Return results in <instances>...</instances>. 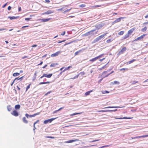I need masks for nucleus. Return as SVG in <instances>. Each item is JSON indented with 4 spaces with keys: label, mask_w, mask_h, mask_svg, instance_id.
Wrapping results in <instances>:
<instances>
[{
    "label": "nucleus",
    "mask_w": 148,
    "mask_h": 148,
    "mask_svg": "<svg viewBox=\"0 0 148 148\" xmlns=\"http://www.w3.org/2000/svg\"><path fill=\"white\" fill-rule=\"evenodd\" d=\"M103 37L101 35L98 37L97 38H96V39L97 40V41H99V40H101L102 38Z\"/></svg>",
    "instance_id": "obj_20"
},
{
    "label": "nucleus",
    "mask_w": 148,
    "mask_h": 148,
    "mask_svg": "<svg viewBox=\"0 0 148 148\" xmlns=\"http://www.w3.org/2000/svg\"><path fill=\"white\" fill-rule=\"evenodd\" d=\"M62 52L61 51H58L57 52H56L54 53L53 54H52L51 55V56L52 57H55L56 56H58L59 54L61 53Z\"/></svg>",
    "instance_id": "obj_7"
},
{
    "label": "nucleus",
    "mask_w": 148,
    "mask_h": 148,
    "mask_svg": "<svg viewBox=\"0 0 148 148\" xmlns=\"http://www.w3.org/2000/svg\"><path fill=\"white\" fill-rule=\"evenodd\" d=\"M7 3H8V2L6 3H5V4H4L2 6V8H5L7 5Z\"/></svg>",
    "instance_id": "obj_54"
},
{
    "label": "nucleus",
    "mask_w": 148,
    "mask_h": 148,
    "mask_svg": "<svg viewBox=\"0 0 148 148\" xmlns=\"http://www.w3.org/2000/svg\"><path fill=\"white\" fill-rule=\"evenodd\" d=\"M135 61V59H133L127 62V63L130 64Z\"/></svg>",
    "instance_id": "obj_32"
},
{
    "label": "nucleus",
    "mask_w": 148,
    "mask_h": 148,
    "mask_svg": "<svg viewBox=\"0 0 148 148\" xmlns=\"http://www.w3.org/2000/svg\"><path fill=\"white\" fill-rule=\"evenodd\" d=\"M112 117L115 118L116 119H131V118L130 117H120V118H117L116 117Z\"/></svg>",
    "instance_id": "obj_13"
},
{
    "label": "nucleus",
    "mask_w": 148,
    "mask_h": 148,
    "mask_svg": "<svg viewBox=\"0 0 148 148\" xmlns=\"http://www.w3.org/2000/svg\"><path fill=\"white\" fill-rule=\"evenodd\" d=\"M99 140H92V141H90V142H95V141H98Z\"/></svg>",
    "instance_id": "obj_56"
},
{
    "label": "nucleus",
    "mask_w": 148,
    "mask_h": 148,
    "mask_svg": "<svg viewBox=\"0 0 148 148\" xmlns=\"http://www.w3.org/2000/svg\"><path fill=\"white\" fill-rule=\"evenodd\" d=\"M79 75H76V76H75L74 77H73V78H71V79H76V78H78Z\"/></svg>",
    "instance_id": "obj_47"
},
{
    "label": "nucleus",
    "mask_w": 148,
    "mask_h": 148,
    "mask_svg": "<svg viewBox=\"0 0 148 148\" xmlns=\"http://www.w3.org/2000/svg\"><path fill=\"white\" fill-rule=\"evenodd\" d=\"M23 122L25 123H28V121L27 120H26V118L25 117H24L23 118Z\"/></svg>",
    "instance_id": "obj_21"
},
{
    "label": "nucleus",
    "mask_w": 148,
    "mask_h": 148,
    "mask_svg": "<svg viewBox=\"0 0 148 148\" xmlns=\"http://www.w3.org/2000/svg\"><path fill=\"white\" fill-rule=\"evenodd\" d=\"M124 31H121L119 32L118 33V34L119 35H123L124 34Z\"/></svg>",
    "instance_id": "obj_29"
},
{
    "label": "nucleus",
    "mask_w": 148,
    "mask_h": 148,
    "mask_svg": "<svg viewBox=\"0 0 148 148\" xmlns=\"http://www.w3.org/2000/svg\"><path fill=\"white\" fill-rule=\"evenodd\" d=\"M46 137L48 138H54L52 136H47Z\"/></svg>",
    "instance_id": "obj_60"
},
{
    "label": "nucleus",
    "mask_w": 148,
    "mask_h": 148,
    "mask_svg": "<svg viewBox=\"0 0 148 148\" xmlns=\"http://www.w3.org/2000/svg\"><path fill=\"white\" fill-rule=\"evenodd\" d=\"M56 118H52L51 119H49L50 121L51 122L53 121L54 120V119H56Z\"/></svg>",
    "instance_id": "obj_50"
},
{
    "label": "nucleus",
    "mask_w": 148,
    "mask_h": 148,
    "mask_svg": "<svg viewBox=\"0 0 148 148\" xmlns=\"http://www.w3.org/2000/svg\"><path fill=\"white\" fill-rule=\"evenodd\" d=\"M73 41H71V42H69V43H66V44H64V46H66V45H68V44H71V43H72L73 42Z\"/></svg>",
    "instance_id": "obj_43"
},
{
    "label": "nucleus",
    "mask_w": 148,
    "mask_h": 148,
    "mask_svg": "<svg viewBox=\"0 0 148 148\" xmlns=\"http://www.w3.org/2000/svg\"><path fill=\"white\" fill-rule=\"evenodd\" d=\"M120 70L121 71H122L123 70H126L127 71H128V69H127V68H122V69H120Z\"/></svg>",
    "instance_id": "obj_55"
},
{
    "label": "nucleus",
    "mask_w": 148,
    "mask_h": 148,
    "mask_svg": "<svg viewBox=\"0 0 148 148\" xmlns=\"http://www.w3.org/2000/svg\"><path fill=\"white\" fill-rule=\"evenodd\" d=\"M19 80V77H17L14 80V81H15L16 80Z\"/></svg>",
    "instance_id": "obj_53"
},
{
    "label": "nucleus",
    "mask_w": 148,
    "mask_h": 148,
    "mask_svg": "<svg viewBox=\"0 0 148 148\" xmlns=\"http://www.w3.org/2000/svg\"><path fill=\"white\" fill-rule=\"evenodd\" d=\"M65 34V32L64 31L61 34V35H64Z\"/></svg>",
    "instance_id": "obj_63"
},
{
    "label": "nucleus",
    "mask_w": 148,
    "mask_h": 148,
    "mask_svg": "<svg viewBox=\"0 0 148 148\" xmlns=\"http://www.w3.org/2000/svg\"><path fill=\"white\" fill-rule=\"evenodd\" d=\"M96 30L95 29L92 30L90 31L87 32L83 35V36H87L89 35L92 34V32H94Z\"/></svg>",
    "instance_id": "obj_3"
},
{
    "label": "nucleus",
    "mask_w": 148,
    "mask_h": 148,
    "mask_svg": "<svg viewBox=\"0 0 148 148\" xmlns=\"http://www.w3.org/2000/svg\"><path fill=\"white\" fill-rule=\"evenodd\" d=\"M130 35L128 33L126 34L123 37V39H125L127 38H128L129 37V35Z\"/></svg>",
    "instance_id": "obj_19"
},
{
    "label": "nucleus",
    "mask_w": 148,
    "mask_h": 148,
    "mask_svg": "<svg viewBox=\"0 0 148 148\" xmlns=\"http://www.w3.org/2000/svg\"><path fill=\"white\" fill-rule=\"evenodd\" d=\"M71 67H72L71 66H69L66 67L63 71H64L65 70H68L70 68H71Z\"/></svg>",
    "instance_id": "obj_38"
},
{
    "label": "nucleus",
    "mask_w": 148,
    "mask_h": 148,
    "mask_svg": "<svg viewBox=\"0 0 148 148\" xmlns=\"http://www.w3.org/2000/svg\"><path fill=\"white\" fill-rule=\"evenodd\" d=\"M84 50V49H81V50H79V51H78L75 52V56H76V55H77L79 53L82 52Z\"/></svg>",
    "instance_id": "obj_15"
},
{
    "label": "nucleus",
    "mask_w": 148,
    "mask_h": 148,
    "mask_svg": "<svg viewBox=\"0 0 148 148\" xmlns=\"http://www.w3.org/2000/svg\"><path fill=\"white\" fill-rule=\"evenodd\" d=\"M33 127H34V128H33V130L34 131V133H35V130L36 129V127L34 125H33Z\"/></svg>",
    "instance_id": "obj_48"
},
{
    "label": "nucleus",
    "mask_w": 148,
    "mask_h": 148,
    "mask_svg": "<svg viewBox=\"0 0 148 148\" xmlns=\"http://www.w3.org/2000/svg\"><path fill=\"white\" fill-rule=\"evenodd\" d=\"M50 83V82H41L39 83L40 85L42 84H49Z\"/></svg>",
    "instance_id": "obj_27"
},
{
    "label": "nucleus",
    "mask_w": 148,
    "mask_h": 148,
    "mask_svg": "<svg viewBox=\"0 0 148 148\" xmlns=\"http://www.w3.org/2000/svg\"><path fill=\"white\" fill-rule=\"evenodd\" d=\"M51 18H44L40 19V20L42 22H45L49 21Z\"/></svg>",
    "instance_id": "obj_11"
},
{
    "label": "nucleus",
    "mask_w": 148,
    "mask_h": 148,
    "mask_svg": "<svg viewBox=\"0 0 148 148\" xmlns=\"http://www.w3.org/2000/svg\"><path fill=\"white\" fill-rule=\"evenodd\" d=\"M103 55H104L103 54H101L99 55V56H97V59H98L99 58H101L103 56Z\"/></svg>",
    "instance_id": "obj_44"
},
{
    "label": "nucleus",
    "mask_w": 148,
    "mask_h": 148,
    "mask_svg": "<svg viewBox=\"0 0 148 148\" xmlns=\"http://www.w3.org/2000/svg\"><path fill=\"white\" fill-rule=\"evenodd\" d=\"M77 140H77V139L71 140H70L65 141L64 143H71L74 142Z\"/></svg>",
    "instance_id": "obj_12"
},
{
    "label": "nucleus",
    "mask_w": 148,
    "mask_h": 148,
    "mask_svg": "<svg viewBox=\"0 0 148 148\" xmlns=\"http://www.w3.org/2000/svg\"><path fill=\"white\" fill-rule=\"evenodd\" d=\"M71 8H70V9H67L66 10H65L63 12V13H65L66 12H69V11L70 10H71Z\"/></svg>",
    "instance_id": "obj_40"
},
{
    "label": "nucleus",
    "mask_w": 148,
    "mask_h": 148,
    "mask_svg": "<svg viewBox=\"0 0 148 148\" xmlns=\"http://www.w3.org/2000/svg\"><path fill=\"white\" fill-rule=\"evenodd\" d=\"M102 92L103 93H108L109 92L107 90H104Z\"/></svg>",
    "instance_id": "obj_45"
},
{
    "label": "nucleus",
    "mask_w": 148,
    "mask_h": 148,
    "mask_svg": "<svg viewBox=\"0 0 148 148\" xmlns=\"http://www.w3.org/2000/svg\"><path fill=\"white\" fill-rule=\"evenodd\" d=\"M136 137H137V138H144V136L143 135V136H136Z\"/></svg>",
    "instance_id": "obj_42"
},
{
    "label": "nucleus",
    "mask_w": 148,
    "mask_h": 148,
    "mask_svg": "<svg viewBox=\"0 0 148 148\" xmlns=\"http://www.w3.org/2000/svg\"><path fill=\"white\" fill-rule=\"evenodd\" d=\"M79 74H80L81 75H83L85 74V73L84 72H80L79 73Z\"/></svg>",
    "instance_id": "obj_51"
},
{
    "label": "nucleus",
    "mask_w": 148,
    "mask_h": 148,
    "mask_svg": "<svg viewBox=\"0 0 148 148\" xmlns=\"http://www.w3.org/2000/svg\"><path fill=\"white\" fill-rule=\"evenodd\" d=\"M112 40H112V39H110L107 40L106 41V42L107 43H109L111 42Z\"/></svg>",
    "instance_id": "obj_35"
},
{
    "label": "nucleus",
    "mask_w": 148,
    "mask_h": 148,
    "mask_svg": "<svg viewBox=\"0 0 148 148\" xmlns=\"http://www.w3.org/2000/svg\"><path fill=\"white\" fill-rule=\"evenodd\" d=\"M94 91V90H92L90 91H88L86 92L85 93V95L86 96H87L88 95H90V94L91 92L92 91Z\"/></svg>",
    "instance_id": "obj_14"
},
{
    "label": "nucleus",
    "mask_w": 148,
    "mask_h": 148,
    "mask_svg": "<svg viewBox=\"0 0 148 148\" xmlns=\"http://www.w3.org/2000/svg\"><path fill=\"white\" fill-rule=\"evenodd\" d=\"M53 75V74L52 73L49 74L48 75H47V78H49L51 77Z\"/></svg>",
    "instance_id": "obj_34"
},
{
    "label": "nucleus",
    "mask_w": 148,
    "mask_h": 148,
    "mask_svg": "<svg viewBox=\"0 0 148 148\" xmlns=\"http://www.w3.org/2000/svg\"><path fill=\"white\" fill-rule=\"evenodd\" d=\"M30 19L31 18H25V20H26V21H29V20H30Z\"/></svg>",
    "instance_id": "obj_61"
},
{
    "label": "nucleus",
    "mask_w": 148,
    "mask_h": 148,
    "mask_svg": "<svg viewBox=\"0 0 148 148\" xmlns=\"http://www.w3.org/2000/svg\"><path fill=\"white\" fill-rule=\"evenodd\" d=\"M36 76H34L33 77V79H32L33 81H34L36 79Z\"/></svg>",
    "instance_id": "obj_57"
},
{
    "label": "nucleus",
    "mask_w": 148,
    "mask_h": 148,
    "mask_svg": "<svg viewBox=\"0 0 148 148\" xmlns=\"http://www.w3.org/2000/svg\"><path fill=\"white\" fill-rule=\"evenodd\" d=\"M7 109L8 111H10L12 110L11 106L10 105H9L7 106Z\"/></svg>",
    "instance_id": "obj_23"
},
{
    "label": "nucleus",
    "mask_w": 148,
    "mask_h": 148,
    "mask_svg": "<svg viewBox=\"0 0 148 148\" xmlns=\"http://www.w3.org/2000/svg\"><path fill=\"white\" fill-rule=\"evenodd\" d=\"M58 64L57 63H52L51 64V65H50V67H55L56 66V65H58Z\"/></svg>",
    "instance_id": "obj_25"
},
{
    "label": "nucleus",
    "mask_w": 148,
    "mask_h": 148,
    "mask_svg": "<svg viewBox=\"0 0 148 148\" xmlns=\"http://www.w3.org/2000/svg\"><path fill=\"white\" fill-rule=\"evenodd\" d=\"M39 120H37L34 123V125H35V124H36L37 123H38V122H39Z\"/></svg>",
    "instance_id": "obj_59"
},
{
    "label": "nucleus",
    "mask_w": 148,
    "mask_h": 148,
    "mask_svg": "<svg viewBox=\"0 0 148 148\" xmlns=\"http://www.w3.org/2000/svg\"><path fill=\"white\" fill-rule=\"evenodd\" d=\"M97 42V40L96 39H95L92 42V43H95V42Z\"/></svg>",
    "instance_id": "obj_46"
},
{
    "label": "nucleus",
    "mask_w": 148,
    "mask_h": 148,
    "mask_svg": "<svg viewBox=\"0 0 148 148\" xmlns=\"http://www.w3.org/2000/svg\"><path fill=\"white\" fill-rule=\"evenodd\" d=\"M86 6V5L84 4H82L79 5V7L81 8H84Z\"/></svg>",
    "instance_id": "obj_39"
},
{
    "label": "nucleus",
    "mask_w": 148,
    "mask_h": 148,
    "mask_svg": "<svg viewBox=\"0 0 148 148\" xmlns=\"http://www.w3.org/2000/svg\"><path fill=\"white\" fill-rule=\"evenodd\" d=\"M145 35H146L145 34H143L141 36L137 38L136 39H135L134 41H136L137 40H140L144 38V37H145Z\"/></svg>",
    "instance_id": "obj_6"
},
{
    "label": "nucleus",
    "mask_w": 148,
    "mask_h": 148,
    "mask_svg": "<svg viewBox=\"0 0 148 148\" xmlns=\"http://www.w3.org/2000/svg\"><path fill=\"white\" fill-rule=\"evenodd\" d=\"M11 7L10 6H9L8 7V10H10L11 9Z\"/></svg>",
    "instance_id": "obj_58"
},
{
    "label": "nucleus",
    "mask_w": 148,
    "mask_h": 148,
    "mask_svg": "<svg viewBox=\"0 0 148 148\" xmlns=\"http://www.w3.org/2000/svg\"><path fill=\"white\" fill-rule=\"evenodd\" d=\"M117 110V109H115L114 110H109V112H115Z\"/></svg>",
    "instance_id": "obj_52"
},
{
    "label": "nucleus",
    "mask_w": 148,
    "mask_h": 148,
    "mask_svg": "<svg viewBox=\"0 0 148 148\" xmlns=\"http://www.w3.org/2000/svg\"><path fill=\"white\" fill-rule=\"evenodd\" d=\"M104 25L105 24L104 23H101L99 24L96 25L95 26V27L96 29H101V27H103L104 26Z\"/></svg>",
    "instance_id": "obj_1"
},
{
    "label": "nucleus",
    "mask_w": 148,
    "mask_h": 148,
    "mask_svg": "<svg viewBox=\"0 0 148 148\" xmlns=\"http://www.w3.org/2000/svg\"><path fill=\"white\" fill-rule=\"evenodd\" d=\"M82 113V112H79V113H75L73 114H72L71 115V116H74L77 114H80Z\"/></svg>",
    "instance_id": "obj_31"
},
{
    "label": "nucleus",
    "mask_w": 148,
    "mask_h": 148,
    "mask_svg": "<svg viewBox=\"0 0 148 148\" xmlns=\"http://www.w3.org/2000/svg\"><path fill=\"white\" fill-rule=\"evenodd\" d=\"M126 48L125 47H123L122 49L117 53L118 55H119L121 54H123L126 50Z\"/></svg>",
    "instance_id": "obj_4"
},
{
    "label": "nucleus",
    "mask_w": 148,
    "mask_h": 148,
    "mask_svg": "<svg viewBox=\"0 0 148 148\" xmlns=\"http://www.w3.org/2000/svg\"><path fill=\"white\" fill-rule=\"evenodd\" d=\"M18 18V16L16 17V16H9L8 17V18H10V20H12V19H16V18Z\"/></svg>",
    "instance_id": "obj_16"
},
{
    "label": "nucleus",
    "mask_w": 148,
    "mask_h": 148,
    "mask_svg": "<svg viewBox=\"0 0 148 148\" xmlns=\"http://www.w3.org/2000/svg\"><path fill=\"white\" fill-rule=\"evenodd\" d=\"M147 28L146 27H144L141 30V31L142 32H144L146 31L147 30Z\"/></svg>",
    "instance_id": "obj_30"
},
{
    "label": "nucleus",
    "mask_w": 148,
    "mask_h": 148,
    "mask_svg": "<svg viewBox=\"0 0 148 148\" xmlns=\"http://www.w3.org/2000/svg\"><path fill=\"white\" fill-rule=\"evenodd\" d=\"M135 27H133L129 30L128 32V33L130 34H131L135 30Z\"/></svg>",
    "instance_id": "obj_10"
},
{
    "label": "nucleus",
    "mask_w": 148,
    "mask_h": 148,
    "mask_svg": "<svg viewBox=\"0 0 148 148\" xmlns=\"http://www.w3.org/2000/svg\"><path fill=\"white\" fill-rule=\"evenodd\" d=\"M111 69H108L107 70V71H105L104 72H103L102 73V75L103 76L106 73H107V72L110 71L111 70Z\"/></svg>",
    "instance_id": "obj_36"
},
{
    "label": "nucleus",
    "mask_w": 148,
    "mask_h": 148,
    "mask_svg": "<svg viewBox=\"0 0 148 148\" xmlns=\"http://www.w3.org/2000/svg\"><path fill=\"white\" fill-rule=\"evenodd\" d=\"M20 75V73H14L13 74V76L14 77H16L19 75Z\"/></svg>",
    "instance_id": "obj_28"
},
{
    "label": "nucleus",
    "mask_w": 148,
    "mask_h": 148,
    "mask_svg": "<svg viewBox=\"0 0 148 148\" xmlns=\"http://www.w3.org/2000/svg\"><path fill=\"white\" fill-rule=\"evenodd\" d=\"M97 59H98L97 58V57H96L94 58H93L90 60V61H91V62H94V61H96Z\"/></svg>",
    "instance_id": "obj_26"
},
{
    "label": "nucleus",
    "mask_w": 148,
    "mask_h": 148,
    "mask_svg": "<svg viewBox=\"0 0 148 148\" xmlns=\"http://www.w3.org/2000/svg\"><path fill=\"white\" fill-rule=\"evenodd\" d=\"M7 29L5 28H1L0 29V31L4 30H7Z\"/></svg>",
    "instance_id": "obj_62"
},
{
    "label": "nucleus",
    "mask_w": 148,
    "mask_h": 148,
    "mask_svg": "<svg viewBox=\"0 0 148 148\" xmlns=\"http://www.w3.org/2000/svg\"><path fill=\"white\" fill-rule=\"evenodd\" d=\"M11 114L15 116H18L19 115L18 112L15 110H14L12 112H11Z\"/></svg>",
    "instance_id": "obj_5"
},
{
    "label": "nucleus",
    "mask_w": 148,
    "mask_h": 148,
    "mask_svg": "<svg viewBox=\"0 0 148 148\" xmlns=\"http://www.w3.org/2000/svg\"><path fill=\"white\" fill-rule=\"evenodd\" d=\"M47 77V74H43V75L42 76H41L40 77V78H43V77Z\"/></svg>",
    "instance_id": "obj_33"
},
{
    "label": "nucleus",
    "mask_w": 148,
    "mask_h": 148,
    "mask_svg": "<svg viewBox=\"0 0 148 148\" xmlns=\"http://www.w3.org/2000/svg\"><path fill=\"white\" fill-rule=\"evenodd\" d=\"M123 18V17H122L117 18L113 22V23H115L120 22L121 21V20Z\"/></svg>",
    "instance_id": "obj_9"
},
{
    "label": "nucleus",
    "mask_w": 148,
    "mask_h": 148,
    "mask_svg": "<svg viewBox=\"0 0 148 148\" xmlns=\"http://www.w3.org/2000/svg\"><path fill=\"white\" fill-rule=\"evenodd\" d=\"M54 12L53 11L51 10H49L45 12L42 14H51Z\"/></svg>",
    "instance_id": "obj_8"
},
{
    "label": "nucleus",
    "mask_w": 148,
    "mask_h": 148,
    "mask_svg": "<svg viewBox=\"0 0 148 148\" xmlns=\"http://www.w3.org/2000/svg\"><path fill=\"white\" fill-rule=\"evenodd\" d=\"M107 34V33H105L104 34H103L101 36H102L103 37L105 36Z\"/></svg>",
    "instance_id": "obj_64"
},
{
    "label": "nucleus",
    "mask_w": 148,
    "mask_h": 148,
    "mask_svg": "<svg viewBox=\"0 0 148 148\" xmlns=\"http://www.w3.org/2000/svg\"><path fill=\"white\" fill-rule=\"evenodd\" d=\"M20 105L19 104H17L15 106V108L16 110L19 109L20 108Z\"/></svg>",
    "instance_id": "obj_17"
},
{
    "label": "nucleus",
    "mask_w": 148,
    "mask_h": 148,
    "mask_svg": "<svg viewBox=\"0 0 148 148\" xmlns=\"http://www.w3.org/2000/svg\"><path fill=\"white\" fill-rule=\"evenodd\" d=\"M109 110H101L98 111L99 112H109Z\"/></svg>",
    "instance_id": "obj_37"
},
{
    "label": "nucleus",
    "mask_w": 148,
    "mask_h": 148,
    "mask_svg": "<svg viewBox=\"0 0 148 148\" xmlns=\"http://www.w3.org/2000/svg\"><path fill=\"white\" fill-rule=\"evenodd\" d=\"M111 83L112 84H120V82H119L115 81L113 82H111Z\"/></svg>",
    "instance_id": "obj_24"
},
{
    "label": "nucleus",
    "mask_w": 148,
    "mask_h": 148,
    "mask_svg": "<svg viewBox=\"0 0 148 148\" xmlns=\"http://www.w3.org/2000/svg\"><path fill=\"white\" fill-rule=\"evenodd\" d=\"M40 114V112H38L35 114H34L33 115H29L28 114L26 113L25 114V116H26L27 118H29V117L32 118V117H34L35 116L39 114Z\"/></svg>",
    "instance_id": "obj_2"
},
{
    "label": "nucleus",
    "mask_w": 148,
    "mask_h": 148,
    "mask_svg": "<svg viewBox=\"0 0 148 148\" xmlns=\"http://www.w3.org/2000/svg\"><path fill=\"white\" fill-rule=\"evenodd\" d=\"M30 84H29L27 87L26 88V91H27V90L30 88Z\"/></svg>",
    "instance_id": "obj_41"
},
{
    "label": "nucleus",
    "mask_w": 148,
    "mask_h": 148,
    "mask_svg": "<svg viewBox=\"0 0 148 148\" xmlns=\"http://www.w3.org/2000/svg\"><path fill=\"white\" fill-rule=\"evenodd\" d=\"M120 108L118 106H108L107 107H105L103 108Z\"/></svg>",
    "instance_id": "obj_18"
},
{
    "label": "nucleus",
    "mask_w": 148,
    "mask_h": 148,
    "mask_svg": "<svg viewBox=\"0 0 148 148\" xmlns=\"http://www.w3.org/2000/svg\"><path fill=\"white\" fill-rule=\"evenodd\" d=\"M51 92V91H49L45 94V95H48L50 94Z\"/></svg>",
    "instance_id": "obj_49"
},
{
    "label": "nucleus",
    "mask_w": 148,
    "mask_h": 148,
    "mask_svg": "<svg viewBox=\"0 0 148 148\" xmlns=\"http://www.w3.org/2000/svg\"><path fill=\"white\" fill-rule=\"evenodd\" d=\"M44 123L45 124H46L48 123H51L49 119L45 120L44 121Z\"/></svg>",
    "instance_id": "obj_22"
}]
</instances>
